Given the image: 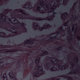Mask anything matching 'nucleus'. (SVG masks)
<instances>
[{
    "instance_id": "nucleus-1",
    "label": "nucleus",
    "mask_w": 80,
    "mask_h": 80,
    "mask_svg": "<svg viewBox=\"0 0 80 80\" xmlns=\"http://www.w3.org/2000/svg\"><path fill=\"white\" fill-rule=\"evenodd\" d=\"M38 72H35L34 74V77H38L39 76V74H41V75H42L43 74V67L42 66H38Z\"/></svg>"
},
{
    "instance_id": "nucleus-2",
    "label": "nucleus",
    "mask_w": 80,
    "mask_h": 80,
    "mask_svg": "<svg viewBox=\"0 0 80 80\" xmlns=\"http://www.w3.org/2000/svg\"><path fill=\"white\" fill-rule=\"evenodd\" d=\"M44 5L43 1L40 2L38 3V6L37 8V10L38 12L40 11V7H42Z\"/></svg>"
},
{
    "instance_id": "nucleus-3",
    "label": "nucleus",
    "mask_w": 80,
    "mask_h": 80,
    "mask_svg": "<svg viewBox=\"0 0 80 80\" xmlns=\"http://www.w3.org/2000/svg\"><path fill=\"white\" fill-rule=\"evenodd\" d=\"M50 67V64L49 63H47L45 64V67H46V68H47L49 69L50 68H49Z\"/></svg>"
},
{
    "instance_id": "nucleus-4",
    "label": "nucleus",
    "mask_w": 80,
    "mask_h": 80,
    "mask_svg": "<svg viewBox=\"0 0 80 80\" xmlns=\"http://www.w3.org/2000/svg\"><path fill=\"white\" fill-rule=\"evenodd\" d=\"M40 59V57H38L35 61V63H39Z\"/></svg>"
},
{
    "instance_id": "nucleus-5",
    "label": "nucleus",
    "mask_w": 80,
    "mask_h": 80,
    "mask_svg": "<svg viewBox=\"0 0 80 80\" xmlns=\"http://www.w3.org/2000/svg\"><path fill=\"white\" fill-rule=\"evenodd\" d=\"M2 76L4 80H7V75H6V74H4Z\"/></svg>"
},
{
    "instance_id": "nucleus-6",
    "label": "nucleus",
    "mask_w": 80,
    "mask_h": 80,
    "mask_svg": "<svg viewBox=\"0 0 80 80\" xmlns=\"http://www.w3.org/2000/svg\"><path fill=\"white\" fill-rule=\"evenodd\" d=\"M10 78H13L14 77V75L12 73H10L9 74Z\"/></svg>"
},
{
    "instance_id": "nucleus-7",
    "label": "nucleus",
    "mask_w": 80,
    "mask_h": 80,
    "mask_svg": "<svg viewBox=\"0 0 80 80\" xmlns=\"http://www.w3.org/2000/svg\"><path fill=\"white\" fill-rule=\"evenodd\" d=\"M29 40H27V41H26L25 42V45H27V44H28L29 43Z\"/></svg>"
},
{
    "instance_id": "nucleus-8",
    "label": "nucleus",
    "mask_w": 80,
    "mask_h": 80,
    "mask_svg": "<svg viewBox=\"0 0 80 80\" xmlns=\"http://www.w3.org/2000/svg\"><path fill=\"white\" fill-rule=\"evenodd\" d=\"M47 27H48V25H44V28H43V29H45V28H47Z\"/></svg>"
},
{
    "instance_id": "nucleus-9",
    "label": "nucleus",
    "mask_w": 80,
    "mask_h": 80,
    "mask_svg": "<svg viewBox=\"0 0 80 80\" xmlns=\"http://www.w3.org/2000/svg\"><path fill=\"white\" fill-rule=\"evenodd\" d=\"M55 68V67H52V68H51V70H52V71H54V70H55V69H54Z\"/></svg>"
},
{
    "instance_id": "nucleus-10",
    "label": "nucleus",
    "mask_w": 80,
    "mask_h": 80,
    "mask_svg": "<svg viewBox=\"0 0 80 80\" xmlns=\"http://www.w3.org/2000/svg\"><path fill=\"white\" fill-rule=\"evenodd\" d=\"M67 13H65L64 14H63V17H67Z\"/></svg>"
},
{
    "instance_id": "nucleus-11",
    "label": "nucleus",
    "mask_w": 80,
    "mask_h": 80,
    "mask_svg": "<svg viewBox=\"0 0 80 80\" xmlns=\"http://www.w3.org/2000/svg\"><path fill=\"white\" fill-rule=\"evenodd\" d=\"M64 25V26H67V22H65Z\"/></svg>"
},
{
    "instance_id": "nucleus-12",
    "label": "nucleus",
    "mask_w": 80,
    "mask_h": 80,
    "mask_svg": "<svg viewBox=\"0 0 80 80\" xmlns=\"http://www.w3.org/2000/svg\"><path fill=\"white\" fill-rule=\"evenodd\" d=\"M60 28L61 30H64V29H63V27H61Z\"/></svg>"
},
{
    "instance_id": "nucleus-13",
    "label": "nucleus",
    "mask_w": 80,
    "mask_h": 80,
    "mask_svg": "<svg viewBox=\"0 0 80 80\" xmlns=\"http://www.w3.org/2000/svg\"><path fill=\"white\" fill-rule=\"evenodd\" d=\"M54 58H53L52 59V62H55V61H54V60H53V59H54Z\"/></svg>"
},
{
    "instance_id": "nucleus-14",
    "label": "nucleus",
    "mask_w": 80,
    "mask_h": 80,
    "mask_svg": "<svg viewBox=\"0 0 80 80\" xmlns=\"http://www.w3.org/2000/svg\"><path fill=\"white\" fill-rule=\"evenodd\" d=\"M69 32L70 33V27L69 28Z\"/></svg>"
},
{
    "instance_id": "nucleus-15",
    "label": "nucleus",
    "mask_w": 80,
    "mask_h": 80,
    "mask_svg": "<svg viewBox=\"0 0 80 80\" xmlns=\"http://www.w3.org/2000/svg\"><path fill=\"white\" fill-rule=\"evenodd\" d=\"M74 27H73L72 28V30L73 31H74Z\"/></svg>"
},
{
    "instance_id": "nucleus-16",
    "label": "nucleus",
    "mask_w": 80,
    "mask_h": 80,
    "mask_svg": "<svg viewBox=\"0 0 80 80\" xmlns=\"http://www.w3.org/2000/svg\"><path fill=\"white\" fill-rule=\"evenodd\" d=\"M3 17V15H2V16H1V18H2Z\"/></svg>"
},
{
    "instance_id": "nucleus-17",
    "label": "nucleus",
    "mask_w": 80,
    "mask_h": 80,
    "mask_svg": "<svg viewBox=\"0 0 80 80\" xmlns=\"http://www.w3.org/2000/svg\"><path fill=\"white\" fill-rule=\"evenodd\" d=\"M13 22H14V23H13V24H14L15 23V21L14 20Z\"/></svg>"
},
{
    "instance_id": "nucleus-18",
    "label": "nucleus",
    "mask_w": 80,
    "mask_h": 80,
    "mask_svg": "<svg viewBox=\"0 0 80 80\" xmlns=\"http://www.w3.org/2000/svg\"><path fill=\"white\" fill-rule=\"evenodd\" d=\"M31 20H36V19H31Z\"/></svg>"
},
{
    "instance_id": "nucleus-19",
    "label": "nucleus",
    "mask_w": 80,
    "mask_h": 80,
    "mask_svg": "<svg viewBox=\"0 0 80 80\" xmlns=\"http://www.w3.org/2000/svg\"><path fill=\"white\" fill-rule=\"evenodd\" d=\"M49 37H50V38H53V37H50V36H49Z\"/></svg>"
},
{
    "instance_id": "nucleus-20",
    "label": "nucleus",
    "mask_w": 80,
    "mask_h": 80,
    "mask_svg": "<svg viewBox=\"0 0 80 80\" xmlns=\"http://www.w3.org/2000/svg\"><path fill=\"white\" fill-rule=\"evenodd\" d=\"M1 60H0V63H2V62H1Z\"/></svg>"
},
{
    "instance_id": "nucleus-21",
    "label": "nucleus",
    "mask_w": 80,
    "mask_h": 80,
    "mask_svg": "<svg viewBox=\"0 0 80 80\" xmlns=\"http://www.w3.org/2000/svg\"><path fill=\"white\" fill-rule=\"evenodd\" d=\"M51 36H52V34L51 35Z\"/></svg>"
},
{
    "instance_id": "nucleus-22",
    "label": "nucleus",
    "mask_w": 80,
    "mask_h": 80,
    "mask_svg": "<svg viewBox=\"0 0 80 80\" xmlns=\"http://www.w3.org/2000/svg\"><path fill=\"white\" fill-rule=\"evenodd\" d=\"M11 22H12V21H10Z\"/></svg>"
},
{
    "instance_id": "nucleus-23",
    "label": "nucleus",
    "mask_w": 80,
    "mask_h": 80,
    "mask_svg": "<svg viewBox=\"0 0 80 80\" xmlns=\"http://www.w3.org/2000/svg\"><path fill=\"white\" fill-rule=\"evenodd\" d=\"M62 15H63V14H62Z\"/></svg>"
},
{
    "instance_id": "nucleus-24",
    "label": "nucleus",
    "mask_w": 80,
    "mask_h": 80,
    "mask_svg": "<svg viewBox=\"0 0 80 80\" xmlns=\"http://www.w3.org/2000/svg\"><path fill=\"white\" fill-rule=\"evenodd\" d=\"M71 73H73V72H72Z\"/></svg>"
},
{
    "instance_id": "nucleus-25",
    "label": "nucleus",
    "mask_w": 80,
    "mask_h": 80,
    "mask_svg": "<svg viewBox=\"0 0 80 80\" xmlns=\"http://www.w3.org/2000/svg\"><path fill=\"white\" fill-rule=\"evenodd\" d=\"M11 30H12V29H11Z\"/></svg>"
},
{
    "instance_id": "nucleus-26",
    "label": "nucleus",
    "mask_w": 80,
    "mask_h": 80,
    "mask_svg": "<svg viewBox=\"0 0 80 80\" xmlns=\"http://www.w3.org/2000/svg\"><path fill=\"white\" fill-rule=\"evenodd\" d=\"M25 7H26V6H25Z\"/></svg>"
},
{
    "instance_id": "nucleus-27",
    "label": "nucleus",
    "mask_w": 80,
    "mask_h": 80,
    "mask_svg": "<svg viewBox=\"0 0 80 80\" xmlns=\"http://www.w3.org/2000/svg\"><path fill=\"white\" fill-rule=\"evenodd\" d=\"M12 32V31H11Z\"/></svg>"
}]
</instances>
